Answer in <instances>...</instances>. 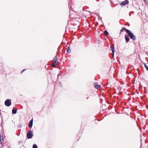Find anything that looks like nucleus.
<instances>
[{"mask_svg": "<svg viewBox=\"0 0 148 148\" xmlns=\"http://www.w3.org/2000/svg\"><path fill=\"white\" fill-rule=\"evenodd\" d=\"M57 62V60H55L54 61L52 64V66L53 67H55L56 66V63Z\"/></svg>", "mask_w": 148, "mask_h": 148, "instance_id": "13", "label": "nucleus"}, {"mask_svg": "<svg viewBox=\"0 0 148 148\" xmlns=\"http://www.w3.org/2000/svg\"><path fill=\"white\" fill-rule=\"evenodd\" d=\"M21 141H18V143H21Z\"/></svg>", "mask_w": 148, "mask_h": 148, "instance_id": "21", "label": "nucleus"}, {"mask_svg": "<svg viewBox=\"0 0 148 148\" xmlns=\"http://www.w3.org/2000/svg\"><path fill=\"white\" fill-rule=\"evenodd\" d=\"M103 33L106 36H108L109 34V33L107 30H105L103 31Z\"/></svg>", "mask_w": 148, "mask_h": 148, "instance_id": "10", "label": "nucleus"}, {"mask_svg": "<svg viewBox=\"0 0 148 148\" xmlns=\"http://www.w3.org/2000/svg\"><path fill=\"white\" fill-rule=\"evenodd\" d=\"M5 105L7 106H9L11 104V102H5Z\"/></svg>", "mask_w": 148, "mask_h": 148, "instance_id": "9", "label": "nucleus"}, {"mask_svg": "<svg viewBox=\"0 0 148 148\" xmlns=\"http://www.w3.org/2000/svg\"><path fill=\"white\" fill-rule=\"evenodd\" d=\"M110 2H112V1H111V0H110Z\"/></svg>", "mask_w": 148, "mask_h": 148, "instance_id": "22", "label": "nucleus"}, {"mask_svg": "<svg viewBox=\"0 0 148 148\" xmlns=\"http://www.w3.org/2000/svg\"><path fill=\"white\" fill-rule=\"evenodd\" d=\"M9 148H10V147H9Z\"/></svg>", "mask_w": 148, "mask_h": 148, "instance_id": "24", "label": "nucleus"}, {"mask_svg": "<svg viewBox=\"0 0 148 148\" xmlns=\"http://www.w3.org/2000/svg\"><path fill=\"white\" fill-rule=\"evenodd\" d=\"M33 133L31 131L28 132L27 134V137L28 139L32 138L33 137Z\"/></svg>", "mask_w": 148, "mask_h": 148, "instance_id": "2", "label": "nucleus"}, {"mask_svg": "<svg viewBox=\"0 0 148 148\" xmlns=\"http://www.w3.org/2000/svg\"><path fill=\"white\" fill-rule=\"evenodd\" d=\"M0 113H1V110H0Z\"/></svg>", "mask_w": 148, "mask_h": 148, "instance_id": "23", "label": "nucleus"}, {"mask_svg": "<svg viewBox=\"0 0 148 148\" xmlns=\"http://www.w3.org/2000/svg\"><path fill=\"white\" fill-rule=\"evenodd\" d=\"M11 100L10 99H6L5 102H11Z\"/></svg>", "mask_w": 148, "mask_h": 148, "instance_id": "17", "label": "nucleus"}, {"mask_svg": "<svg viewBox=\"0 0 148 148\" xmlns=\"http://www.w3.org/2000/svg\"><path fill=\"white\" fill-rule=\"evenodd\" d=\"M125 32L127 33L128 36L130 37V38L133 40L136 39V37L133 34L129 29H126Z\"/></svg>", "mask_w": 148, "mask_h": 148, "instance_id": "1", "label": "nucleus"}, {"mask_svg": "<svg viewBox=\"0 0 148 148\" xmlns=\"http://www.w3.org/2000/svg\"><path fill=\"white\" fill-rule=\"evenodd\" d=\"M60 76V75H58V78L59 77V76Z\"/></svg>", "mask_w": 148, "mask_h": 148, "instance_id": "20", "label": "nucleus"}, {"mask_svg": "<svg viewBox=\"0 0 148 148\" xmlns=\"http://www.w3.org/2000/svg\"><path fill=\"white\" fill-rule=\"evenodd\" d=\"M33 122V119H32L29 122L28 127H29L30 128V129H31L32 127V126Z\"/></svg>", "mask_w": 148, "mask_h": 148, "instance_id": "4", "label": "nucleus"}, {"mask_svg": "<svg viewBox=\"0 0 148 148\" xmlns=\"http://www.w3.org/2000/svg\"><path fill=\"white\" fill-rule=\"evenodd\" d=\"M66 52L67 53H69L71 52V50L69 46L68 47L66 48Z\"/></svg>", "mask_w": 148, "mask_h": 148, "instance_id": "7", "label": "nucleus"}, {"mask_svg": "<svg viewBox=\"0 0 148 148\" xmlns=\"http://www.w3.org/2000/svg\"><path fill=\"white\" fill-rule=\"evenodd\" d=\"M129 3V1L128 0H125V1H122L121 3V5H124L127 4Z\"/></svg>", "mask_w": 148, "mask_h": 148, "instance_id": "3", "label": "nucleus"}, {"mask_svg": "<svg viewBox=\"0 0 148 148\" xmlns=\"http://www.w3.org/2000/svg\"><path fill=\"white\" fill-rule=\"evenodd\" d=\"M126 29H126L125 27L122 28L121 29L120 31V32L121 33V32H123V30H125H125Z\"/></svg>", "mask_w": 148, "mask_h": 148, "instance_id": "15", "label": "nucleus"}, {"mask_svg": "<svg viewBox=\"0 0 148 148\" xmlns=\"http://www.w3.org/2000/svg\"><path fill=\"white\" fill-rule=\"evenodd\" d=\"M144 66L145 67V69L147 70L148 71V66L146 65L145 64H144Z\"/></svg>", "mask_w": 148, "mask_h": 148, "instance_id": "14", "label": "nucleus"}, {"mask_svg": "<svg viewBox=\"0 0 148 148\" xmlns=\"http://www.w3.org/2000/svg\"><path fill=\"white\" fill-rule=\"evenodd\" d=\"M94 85L95 88L97 89H98L101 87L100 85H98L97 83L96 82H95L94 84Z\"/></svg>", "mask_w": 148, "mask_h": 148, "instance_id": "5", "label": "nucleus"}, {"mask_svg": "<svg viewBox=\"0 0 148 148\" xmlns=\"http://www.w3.org/2000/svg\"><path fill=\"white\" fill-rule=\"evenodd\" d=\"M128 36L125 35V38L126 42H128L130 40V38L128 37Z\"/></svg>", "mask_w": 148, "mask_h": 148, "instance_id": "6", "label": "nucleus"}, {"mask_svg": "<svg viewBox=\"0 0 148 148\" xmlns=\"http://www.w3.org/2000/svg\"><path fill=\"white\" fill-rule=\"evenodd\" d=\"M2 138H1V136L0 134V141L1 142V144H2V143H3L4 141H3V136H2Z\"/></svg>", "mask_w": 148, "mask_h": 148, "instance_id": "12", "label": "nucleus"}, {"mask_svg": "<svg viewBox=\"0 0 148 148\" xmlns=\"http://www.w3.org/2000/svg\"><path fill=\"white\" fill-rule=\"evenodd\" d=\"M25 70V69H24L21 72V74Z\"/></svg>", "mask_w": 148, "mask_h": 148, "instance_id": "19", "label": "nucleus"}, {"mask_svg": "<svg viewBox=\"0 0 148 148\" xmlns=\"http://www.w3.org/2000/svg\"><path fill=\"white\" fill-rule=\"evenodd\" d=\"M17 110L16 109H13L12 110V113L15 114L16 113Z\"/></svg>", "mask_w": 148, "mask_h": 148, "instance_id": "11", "label": "nucleus"}, {"mask_svg": "<svg viewBox=\"0 0 148 148\" xmlns=\"http://www.w3.org/2000/svg\"><path fill=\"white\" fill-rule=\"evenodd\" d=\"M111 50L112 52L113 56L114 57V46L111 47Z\"/></svg>", "mask_w": 148, "mask_h": 148, "instance_id": "8", "label": "nucleus"}, {"mask_svg": "<svg viewBox=\"0 0 148 148\" xmlns=\"http://www.w3.org/2000/svg\"><path fill=\"white\" fill-rule=\"evenodd\" d=\"M33 148H37V145L35 144H34L33 146Z\"/></svg>", "mask_w": 148, "mask_h": 148, "instance_id": "16", "label": "nucleus"}, {"mask_svg": "<svg viewBox=\"0 0 148 148\" xmlns=\"http://www.w3.org/2000/svg\"><path fill=\"white\" fill-rule=\"evenodd\" d=\"M55 60H57V56H56L55 57Z\"/></svg>", "mask_w": 148, "mask_h": 148, "instance_id": "18", "label": "nucleus"}]
</instances>
